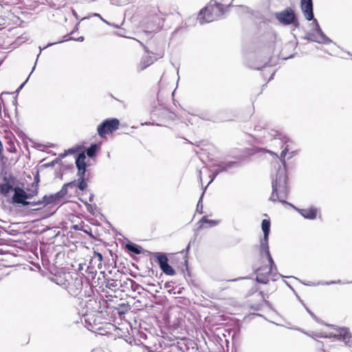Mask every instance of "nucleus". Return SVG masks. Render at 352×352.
Instances as JSON below:
<instances>
[{"label": "nucleus", "mask_w": 352, "mask_h": 352, "mask_svg": "<svg viewBox=\"0 0 352 352\" xmlns=\"http://www.w3.org/2000/svg\"><path fill=\"white\" fill-rule=\"evenodd\" d=\"M69 153H78L76 158V166L78 168V180L65 184L62 188L55 194L45 195L42 200L36 201V205L40 204H54L57 205L61 202V200L67 195L69 188L77 187L80 191H84L87 188L88 175L86 174L88 164L86 162L85 154V146L82 145H76L68 150Z\"/></svg>", "instance_id": "1"}, {"label": "nucleus", "mask_w": 352, "mask_h": 352, "mask_svg": "<svg viewBox=\"0 0 352 352\" xmlns=\"http://www.w3.org/2000/svg\"><path fill=\"white\" fill-rule=\"evenodd\" d=\"M172 12L166 6L153 7L148 11L147 16L144 21V27L149 32H157L162 30L166 18Z\"/></svg>", "instance_id": "2"}, {"label": "nucleus", "mask_w": 352, "mask_h": 352, "mask_svg": "<svg viewBox=\"0 0 352 352\" xmlns=\"http://www.w3.org/2000/svg\"><path fill=\"white\" fill-rule=\"evenodd\" d=\"M287 175L284 168H279L276 174V178L272 182V193L270 199L272 201H279L285 203L289 192L287 186Z\"/></svg>", "instance_id": "3"}, {"label": "nucleus", "mask_w": 352, "mask_h": 352, "mask_svg": "<svg viewBox=\"0 0 352 352\" xmlns=\"http://www.w3.org/2000/svg\"><path fill=\"white\" fill-rule=\"evenodd\" d=\"M226 8L220 3H210L199 14L198 19L201 24L219 19L226 11Z\"/></svg>", "instance_id": "4"}, {"label": "nucleus", "mask_w": 352, "mask_h": 352, "mask_svg": "<svg viewBox=\"0 0 352 352\" xmlns=\"http://www.w3.org/2000/svg\"><path fill=\"white\" fill-rule=\"evenodd\" d=\"M14 195L12 196V203L16 204H21L23 206H36V201H28L38 194V188L32 190L31 192H26L24 189L21 187H15L13 189Z\"/></svg>", "instance_id": "5"}, {"label": "nucleus", "mask_w": 352, "mask_h": 352, "mask_svg": "<svg viewBox=\"0 0 352 352\" xmlns=\"http://www.w3.org/2000/svg\"><path fill=\"white\" fill-rule=\"evenodd\" d=\"M120 120L117 118H108L101 122L97 127L100 137L106 138L107 135L111 134L120 126Z\"/></svg>", "instance_id": "6"}, {"label": "nucleus", "mask_w": 352, "mask_h": 352, "mask_svg": "<svg viewBox=\"0 0 352 352\" xmlns=\"http://www.w3.org/2000/svg\"><path fill=\"white\" fill-rule=\"evenodd\" d=\"M270 219H263L262 221L261 227L262 230L263 232V239L261 242L260 245V252L261 254H265V257H267L270 262L272 263V257L270 254L268 246V236L270 231Z\"/></svg>", "instance_id": "7"}, {"label": "nucleus", "mask_w": 352, "mask_h": 352, "mask_svg": "<svg viewBox=\"0 0 352 352\" xmlns=\"http://www.w3.org/2000/svg\"><path fill=\"white\" fill-rule=\"evenodd\" d=\"M275 16L281 24L285 25L298 23L294 11L290 7H288L279 12H276Z\"/></svg>", "instance_id": "8"}, {"label": "nucleus", "mask_w": 352, "mask_h": 352, "mask_svg": "<svg viewBox=\"0 0 352 352\" xmlns=\"http://www.w3.org/2000/svg\"><path fill=\"white\" fill-rule=\"evenodd\" d=\"M266 258L267 264L259 267L256 271L257 282L263 284H266L269 281L272 271V266L274 265L273 260L272 263H271L267 257Z\"/></svg>", "instance_id": "9"}, {"label": "nucleus", "mask_w": 352, "mask_h": 352, "mask_svg": "<svg viewBox=\"0 0 352 352\" xmlns=\"http://www.w3.org/2000/svg\"><path fill=\"white\" fill-rule=\"evenodd\" d=\"M248 302L252 309L256 311L261 309L265 305L268 304V302L264 297L263 293L257 291L254 292L249 296Z\"/></svg>", "instance_id": "10"}, {"label": "nucleus", "mask_w": 352, "mask_h": 352, "mask_svg": "<svg viewBox=\"0 0 352 352\" xmlns=\"http://www.w3.org/2000/svg\"><path fill=\"white\" fill-rule=\"evenodd\" d=\"M65 288L72 296H77L82 289V278L77 274H75V277H73L71 274V278H69V280H68Z\"/></svg>", "instance_id": "11"}, {"label": "nucleus", "mask_w": 352, "mask_h": 352, "mask_svg": "<svg viewBox=\"0 0 352 352\" xmlns=\"http://www.w3.org/2000/svg\"><path fill=\"white\" fill-rule=\"evenodd\" d=\"M140 43L143 46L145 52L151 55L153 58H155V61L164 56V49L162 45H160L159 43H153V45L151 46V49L149 50L142 43Z\"/></svg>", "instance_id": "12"}, {"label": "nucleus", "mask_w": 352, "mask_h": 352, "mask_svg": "<svg viewBox=\"0 0 352 352\" xmlns=\"http://www.w3.org/2000/svg\"><path fill=\"white\" fill-rule=\"evenodd\" d=\"M300 7L305 17L308 21L314 19L312 0H300Z\"/></svg>", "instance_id": "13"}, {"label": "nucleus", "mask_w": 352, "mask_h": 352, "mask_svg": "<svg viewBox=\"0 0 352 352\" xmlns=\"http://www.w3.org/2000/svg\"><path fill=\"white\" fill-rule=\"evenodd\" d=\"M155 62V58L148 54L144 55L137 65L138 71H143Z\"/></svg>", "instance_id": "14"}, {"label": "nucleus", "mask_w": 352, "mask_h": 352, "mask_svg": "<svg viewBox=\"0 0 352 352\" xmlns=\"http://www.w3.org/2000/svg\"><path fill=\"white\" fill-rule=\"evenodd\" d=\"M298 212L305 219H315L318 215V209L314 206L298 209Z\"/></svg>", "instance_id": "15"}, {"label": "nucleus", "mask_w": 352, "mask_h": 352, "mask_svg": "<svg viewBox=\"0 0 352 352\" xmlns=\"http://www.w3.org/2000/svg\"><path fill=\"white\" fill-rule=\"evenodd\" d=\"M219 223V221L209 219L208 216H204L198 222L199 228L204 229L214 227Z\"/></svg>", "instance_id": "16"}, {"label": "nucleus", "mask_w": 352, "mask_h": 352, "mask_svg": "<svg viewBox=\"0 0 352 352\" xmlns=\"http://www.w3.org/2000/svg\"><path fill=\"white\" fill-rule=\"evenodd\" d=\"M69 278H71L70 273H63V274L56 276L54 280L58 285L65 287L66 284L67 283L68 280H69Z\"/></svg>", "instance_id": "17"}, {"label": "nucleus", "mask_w": 352, "mask_h": 352, "mask_svg": "<svg viewBox=\"0 0 352 352\" xmlns=\"http://www.w3.org/2000/svg\"><path fill=\"white\" fill-rule=\"evenodd\" d=\"M190 344L191 340L186 338H181L177 342V348L182 352H186L189 349Z\"/></svg>", "instance_id": "18"}, {"label": "nucleus", "mask_w": 352, "mask_h": 352, "mask_svg": "<svg viewBox=\"0 0 352 352\" xmlns=\"http://www.w3.org/2000/svg\"><path fill=\"white\" fill-rule=\"evenodd\" d=\"M4 180L6 182L0 184V193L3 196H7L10 191L14 188L6 177H4Z\"/></svg>", "instance_id": "19"}, {"label": "nucleus", "mask_w": 352, "mask_h": 352, "mask_svg": "<svg viewBox=\"0 0 352 352\" xmlns=\"http://www.w3.org/2000/svg\"><path fill=\"white\" fill-rule=\"evenodd\" d=\"M155 258L156 261H157L160 269L168 263V257L165 254L157 252L155 254Z\"/></svg>", "instance_id": "20"}, {"label": "nucleus", "mask_w": 352, "mask_h": 352, "mask_svg": "<svg viewBox=\"0 0 352 352\" xmlns=\"http://www.w3.org/2000/svg\"><path fill=\"white\" fill-rule=\"evenodd\" d=\"M161 270L164 273H165L166 275L169 276H173L175 274V271L173 270V268L169 265L168 263L164 265Z\"/></svg>", "instance_id": "21"}, {"label": "nucleus", "mask_w": 352, "mask_h": 352, "mask_svg": "<svg viewBox=\"0 0 352 352\" xmlns=\"http://www.w3.org/2000/svg\"><path fill=\"white\" fill-rule=\"evenodd\" d=\"M98 146L96 144H91V146L87 149V155L89 157H94L96 154Z\"/></svg>", "instance_id": "22"}, {"label": "nucleus", "mask_w": 352, "mask_h": 352, "mask_svg": "<svg viewBox=\"0 0 352 352\" xmlns=\"http://www.w3.org/2000/svg\"><path fill=\"white\" fill-rule=\"evenodd\" d=\"M126 247L128 250H129L133 253H135L138 254L141 253L140 248L135 244H127Z\"/></svg>", "instance_id": "23"}, {"label": "nucleus", "mask_w": 352, "mask_h": 352, "mask_svg": "<svg viewBox=\"0 0 352 352\" xmlns=\"http://www.w3.org/2000/svg\"><path fill=\"white\" fill-rule=\"evenodd\" d=\"M131 289L133 290V291H136L138 290L140 287V285L135 283L134 280H131Z\"/></svg>", "instance_id": "24"}, {"label": "nucleus", "mask_w": 352, "mask_h": 352, "mask_svg": "<svg viewBox=\"0 0 352 352\" xmlns=\"http://www.w3.org/2000/svg\"><path fill=\"white\" fill-rule=\"evenodd\" d=\"M314 23H315V24H316V31L318 33H319V34H322V30H321V29H320V25H319V24H318V23L317 20H316V19H314Z\"/></svg>", "instance_id": "25"}, {"label": "nucleus", "mask_w": 352, "mask_h": 352, "mask_svg": "<svg viewBox=\"0 0 352 352\" xmlns=\"http://www.w3.org/2000/svg\"><path fill=\"white\" fill-rule=\"evenodd\" d=\"M288 151H289V150H288V148H287V146H286V147H285V148L282 151V152H281V153H280V158H281V159L285 158V155H286L287 153L288 152Z\"/></svg>", "instance_id": "26"}, {"label": "nucleus", "mask_w": 352, "mask_h": 352, "mask_svg": "<svg viewBox=\"0 0 352 352\" xmlns=\"http://www.w3.org/2000/svg\"><path fill=\"white\" fill-rule=\"evenodd\" d=\"M259 151H265L268 153H270L272 156H274V157H278V155L277 153L273 152V151H268V150H265V149H260Z\"/></svg>", "instance_id": "27"}, {"label": "nucleus", "mask_w": 352, "mask_h": 352, "mask_svg": "<svg viewBox=\"0 0 352 352\" xmlns=\"http://www.w3.org/2000/svg\"><path fill=\"white\" fill-rule=\"evenodd\" d=\"M95 256L98 257V260L100 262L102 261V255L100 253L95 252Z\"/></svg>", "instance_id": "28"}, {"label": "nucleus", "mask_w": 352, "mask_h": 352, "mask_svg": "<svg viewBox=\"0 0 352 352\" xmlns=\"http://www.w3.org/2000/svg\"><path fill=\"white\" fill-rule=\"evenodd\" d=\"M30 337H29V336H25V337L24 338V340H23L24 343H23V344H28V343L30 342Z\"/></svg>", "instance_id": "29"}, {"label": "nucleus", "mask_w": 352, "mask_h": 352, "mask_svg": "<svg viewBox=\"0 0 352 352\" xmlns=\"http://www.w3.org/2000/svg\"><path fill=\"white\" fill-rule=\"evenodd\" d=\"M3 151V145H2L1 142L0 141V157H1V158L3 157V156H2Z\"/></svg>", "instance_id": "30"}, {"label": "nucleus", "mask_w": 352, "mask_h": 352, "mask_svg": "<svg viewBox=\"0 0 352 352\" xmlns=\"http://www.w3.org/2000/svg\"><path fill=\"white\" fill-rule=\"evenodd\" d=\"M117 287V284H116V282H113V283H110V284L108 285V287L109 289H112L113 287Z\"/></svg>", "instance_id": "31"}, {"label": "nucleus", "mask_w": 352, "mask_h": 352, "mask_svg": "<svg viewBox=\"0 0 352 352\" xmlns=\"http://www.w3.org/2000/svg\"><path fill=\"white\" fill-rule=\"evenodd\" d=\"M260 149H261V148H259V150H260ZM259 151H258V149H257V150L256 151V152H259ZM253 153H255V151H253Z\"/></svg>", "instance_id": "32"}]
</instances>
